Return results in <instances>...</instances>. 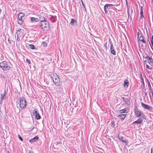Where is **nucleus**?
<instances>
[{
  "mask_svg": "<svg viewBox=\"0 0 153 153\" xmlns=\"http://www.w3.org/2000/svg\"><path fill=\"white\" fill-rule=\"evenodd\" d=\"M153 152V148H152L151 149V153H152Z\"/></svg>",
  "mask_w": 153,
  "mask_h": 153,
  "instance_id": "44",
  "label": "nucleus"
},
{
  "mask_svg": "<svg viewBox=\"0 0 153 153\" xmlns=\"http://www.w3.org/2000/svg\"><path fill=\"white\" fill-rule=\"evenodd\" d=\"M147 84H148L149 88L150 90L152 89V87H151V84H150V82L149 81L148 79H147Z\"/></svg>",
  "mask_w": 153,
  "mask_h": 153,
  "instance_id": "26",
  "label": "nucleus"
},
{
  "mask_svg": "<svg viewBox=\"0 0 153 153\" xmlns=\"http://www.w3.org/2000/svg\"><path fill=\"white\" fill-rule=\"evenodd\" d=\"M126 116V115L125 114H119L118 116V117L121 120H123L125 118Z\"/></svg>",
  "mask_w": 153,
  "mask_h": 153,
  "instance_id": "19",
  "label": "nucleus"
},
{
  "mask_svg": "<svg viewBox=\"0 0 153 153\" xmlns=\"http://www.w3.org/2000/svg\"><path fill=\"white\" fill-rule=\"evenodd\" d=\"M38 140V137L37 136H36L32 139L29 140V142L31 143H33L36 142Z\"/></svg>",
  "mask_w": 153,
  "mask_h": 153,
  "instance_id": "11",
  "label": "nucleus"
},
{
  "mask_svg": "<svg viewBox=\"0 0 153 153\" xmlns=\"http://www.w3.org/2000/svg\"><path fill=\"white\" fill-rule=\"evenodd\" d=\"M143 122V120L141 118H140L137 120L134 121L133 123H137L138 124H141Z\"/></svg>",
  "mask_w": 153,
  "mask_h": 153,
  "instance_id": "15",
  "label": "nucleus"
},
{
  "mask_svg": "<svg viewBox=\"0 0 153 153\" xmlns=\"http://www.w3.org/2000/svg\"><path fill=\"white\" fill-rule=\"evenodd\" d=\"M145 59H146L147 61H148V63H149V64L150 65H151V64L152 63V58L151 57H149V56H146V57H144Z\"/></svg>",
  "mask_w": 153,
  "mask_h": 153,
  "instance_id": "10",
  "label": "nucleus"
},
{
  "mask_svg": "<svg viewBox=\"0 0 153 153\" xmlns=\"http://www.w3.org/2000/svg\"><path fill=\"white\" fill-rule=\"evenodd\" d=\"M54 76L52 77L53 81L55 85L58 86L60 85V80L58 76L55 74V75L53 74Z\"/></svg>",
  "mask_w": 153,
  "mask_h": 153,
  "instance_id": "4",
  "label": "nucleus"
},
{
  "mask_svg": "<svg viewBox=\"0 0 153 153\" xmlns=\"http://www.w3.org/2000/svg\"><path fill=\"white\" fill-rule=\"evenodd\" d=\"M29 153H33V151H29Z\"/></svg>",
  "mask_w": 153,
  "mask_h": 153,
  "instance_id": "41",
  "label": "nucleus"
},
{
  "mask_svg": "<svg viewBox=\"0 0 153 153\" xmlns=\"http://www.w3.org/2000/svg\"><path fill=\"white\" fill-rule=\"evenodd\" d=\"M0 67L3 70L7 71L10 70V65L6 61H3L0 63Z\"/></svg>",
  "mask_w": 153,
  "mask_h": 153,
  "instance_id": "1",
  "label": "nucleus"
},
{
  "mask_svg": "<svg viewBox=\"0 0 153 153\" xmlns=\"http://www.w3.org/2000/svg\"><path fill=\"white\" fill-rule=\"evenodd\" d=\"M81 2H82V5L84 6V7L85 8V5H84V4L83 1L82 0H81Z\"/></svg>",
  "mask_w": 153,
  "mask_h": 153,
  "instance_id": "39",
  "label": "nucleus"
},
{
  "mask_svg": "<svg viewBox=\"0 0 153 153\" xmlns=\"http://www.w3.org/2000/svg\"><path fill=\"white\" fill-rule=\"evenodd\" d=\"M59 143H60V144H62V142H57V144H59Z\"/></svg>",
  "mask_w": 153,
  "mask_h": 153,
  "instance_id": "43",
  "label": "nucleus"
},
{
  "mask_svg": "<svg viewBox=\"0 0 153 153\" xmlns=\"http://www.w3.org/2000/svg\"><path fill=\"white\" fill-rule=\"evenodd\" d=\"M25 16V14L23 13H20L17 19H22V18Z\"/></svg>",
  "mask_w": 153,
  "mask_h": 153,
  "instance_id": "20",
  "label": "nucleus"
},
{
  "mask_svg": "<svg viewBox=\"0 0 153 153\" xmlns=\"http://www.w3.org/2000/svg\"><path fill=\"white\" fill-rule=\"evenodd\" d=\"M129 82L127 79L125 80L124 82L123 86L124 87L128 88V86Z\"/></svg>",
  "mask_w": 153,
  "mask_h": 153,
  "instance_id": "18",
  "label": "nucleus"
},
{
  "mask_svg": "<svg viewBox=\"0 0 153 153\" xmlns=\"http://www.w3.org/2000/svg\"><path fill=\"white\" fill-rule=\"evenodd\" d=\"M20 101V107L22 109H25L27 106V102L25 98L24 97H22L19 100Z\"/></svg>",
  "mask_w": 153,
  "mask_h": 153,
  "instance_id": "2",
  "label": "nucleus"
},
{
  "mask_svg": "<svg viewBox=\"0 0 153 153\" xmlns=\"http://www.w3.org/2000/svg\"><path fill=\"white\" fill-rule=\"evenodd\" d=\"M123 101L125 102V103L127 105H129L130 104V102L129 99L128 98H125L124 97H122Z\"/></svg>",
  "mask_w": 153,
  "mask_h": 153,
  "instance_id": "14",
  "label": "nucleus"
},
{
  "mask_svg": "<svg viewBox=\"0 0 153 153\" xmlns=\"http://www.w3.org/2000/svg\"><path fill=\"white\" fill-rule=\"evenodd\" d=\"M49 19L52 22H55L56 21L55 16H54L52 15H49Z\"/></svg>",
  "mask_w": 153,
  "mask_h": 153,
  "instance_id": "16",
  "label": "nucleus"
},
{
  "mask_svg": "<svg viewBox=\"0 0 153 153\" xmlns=\"http://www.w3.org/2000/svg\"><path fill=\"white\" fill-rule=\"evenodd\" d=\"M40 20L41 23L44 22L45 21H46L45 19V18L44 16H41L39 17V20Z\"/></svg>",
  "mask_w": 153,
  "mask_h": 153,
  "instance_id": "23",
  "label": "nucleus"
},
{
  "mask_svg": "<svg viewBox=\"0 0 153 153\" xmlns=\"http://www.w3.org/2000/svg\"><path fill=\"white\" fill-rule=\"evenodd\" d=\"M18 136L19 139L21 141H22L23 140L22 137L19 134H18Z\"/></svg>",
  "mask_w": 153,
  "mask_h": 153,
  "instance_id": "32",
  "label": "nucleus"
},
{
  "mask_svg": "<svg viewBox=\"0 0 153 153\" xmlns=\"http://www.w3.org/2000/svg\"><path fill=\"white\" fill-rule=\"evenodd\" d=\"M137 38H138V39L139 38V32H138L137 33Z\"/></svg>",
  "mask_w": 153,
  "mask_h": 153,
  "instance_id": "40",
  "label": "nucleus"
},
{
  "mask_svg": "<svg viewBox=\"0 0 153 153\" xmlns=\"http://www.w3.org/2000/svg\"><path fill=\"white\" fill-rule=\"evenodd\" d=\"M5 91H4V93L3 94H1V100L2 101L3 100H4L6 98V96H5Z\"/></svg>",
  "mask_w": 153,
  "mask_h": 153,
  "instance_id": "25",
  "label": "nucleus"
},
{
  "mask_svg": "<svg viewBox=\"0 0 153 153\" xmlns=\"http://www.w3.org/2000/svg\"><path fill=\"white\" fill-rule=\"evenodd\" d=\"M29 48L32 49H35V47L33 45L30 44L29 45Z\"/></svg>",
  "mask_w": 153,
  "mask_h": 153,
  "instance_id": "29",
  "label": "nucleus"
},
{
  "mask_svg": "<svg viewBox=\"0 0 153 153\" xmlns=\"http://www.w3.org/2000/svg\"><path fill=\"white\" fill-rule=\"evenodd\" d=\"M151 42H153V35L152 36Z\"/></svg>",
  "mask_w": 153,
  "mask_h": 153,
  "instance_id": "42",
  "label": "nucleus"
},
{
  "mask_svg": "<svg viewBox=\"0 0 153 153\" xmlns=\"http://www.w3.org/2000/svg\"><path fill=\"white\" fill-rule=\"evenodd\" d=\"M151 3H153V0H152Z\"/></svg>",
  "mask_w": 153,
  "mask_h": 153,
  "instance_id": "46",
  "label": "nucleus"
},
{
  "mask_svg": "<svg viewBox=\"0 0 153 153\" xmlns=\"http://www.w3.org/2000/svg\"><path fill=\"white\" fill-rule=\"evenodd\" d=\"M30 20L33 23H35L38 22L39 21V19L38 18H36L34 17H31Z\"/></svg>",
  "mask_w": 153,
  "mask_h": 153,
  "instance_id": "17",
  "label": "nucleus"
},
{
  "mask_svg": "<svg viewBox=\"0 0 153 153\" xmlns=\"http://www.w3.org/2000/svg\"><path fill=\"white\" fill-rule=\"evenodd\" d=\"M8 41L10 44H11V41L9 38L8 39Z\"/></svg>",
  "mask_w": 153,
  "mask_h": 153,
  "instance_id": "37",
  "label": "nucleus"
},
{
  "mask_svg": "<svg viewBox=\"0 0 153 153\" xmlns=\"http://www.w3.org/2000/svg\"><path fill=\"white\" fill-rule=\"evenodd\" d=\"M49 25L48 22L47 20L40 23V26L44 30H48L49 28Z\"/></svg>",
  "mask_w": 153,
  "mask_h": 153,
  "instance_id": "3",
  "label": "nucleus"
},
{
  "mask_svg": "<svg viewBox=\"0 0 153 153\" xmlns=\"http://www.w3.org/2000/svg\"><path fill=\"white\" fill-rule=\"evenodd\" d=\"M108 4H105L104 6V10L105 14H107L108 13V10H107L108 9Z\"/></svg>",
  "mask_w": 153,
  "mask_h": 153,
  "instance_id": "24",
  "label": "nucleus"
},
{
  "mask_svg": "<svg viewBox=\"0 0 153 153\" xmlns=\"http://www.w3.org/2000/svg\"><path fill=\"white\" fill-rule=\"evenodd\" d=\"M140 19H141L142 20H143V18L144 17V16L143 15V8L142 6H141L140 7Z\"/></svg>",
  "mask_w": 153,
  "mask_h": 153,
  "instance_id": "12",
  "label": "nucleus"
},
{
  "mask_svg": "<svg viewBox=\"0 0 153 153\" xmlns=\"http://www.w3.org/2000/svg\"><path fill=\"white\" fill-rule=\"evenodd\" d=\"M134 113L136 116L138 117H141L144 119H146V117L143 113L137 109H135Z\"/></svg>",
  "mask_w": 153,
  "mask_h": 153,
  "instance_id": "5",
  "label": "nucleus"
},
{
  "mask_svg": "<svg viewBox=\"0 0 153 153\" xmlns=\"http://www.w3.org/2000/svg\"><path fill=\"white\" fill-rule=\"evenodd\" d=\"M141 82L142 83V84H143V85H144V82L143 78H142V79H141Z\"/></svg>",
  "mask_w": 153,
  "mask_h": 153,
  "instance_id": "35",
  "label": "nucleus"
},
{
  "mask_svg": "<svg viewBox=\"0 0 153 153\" xmlns=\"http://www.w3.org/2000/svg\"><path fill=\"white\" fill-rule=\"evenodd\" d=\"M138 39L139 41H142L144 43H146V41L144 40L143 37L142 36H140Z\"/></svg>",
  "mask_w": 153,
  "mask_h": 153,
  "instance_id": "21",
  "label": "nucleus"
},
{
  "mask_svg": "<svg viewBox=\"0 0 153 153\" xmlns=\"http://www.w3.org/2000/svg\"><path fill=\"white\" fill-rule=\"evenodd\" d=\"M140 78H141V79H142V78H143L142 76V74L141 72L140 73Z\"/></svg>",
  "mask_w": 153,
  "mask_h": 153,
  "instance_id": "38",
  "label": "nucleus"
},
{
  "mask_svg": "<svg viewBox=\"0 0 153 153\" xmlns=\"http://www.w3.org/2000/svg\"><path fill=\"white\" fill-rule=\"evenodd\" d=\"M22 29H19L17 32V34L16 40L19 42L20 41V38H22L24 37L23 35H21Z\"/></svg>",
  "mask_w": 153,
  "mask_h": 153,
  "instance_id": "6",
  "label": "nucleus"
},
{
  "mask_svg": "<svg viewBox=\"0 0 153 153\" xmlns=\"http://www.w3.org/2000/svg\"><path fill=\"white\" fill-rule=\"evenodd\" d=\"M110 43V51L111 53L113 55H115L116 54V51L114 50V48L112 43L111 41L109 40Z\"/></svg>",
  "mask_w": 153,
  "mask_h": 153,
  "instance_id": "7",
  "label": "nucleus"
},
{
  "mask_svg": "<svg viewBox=\"0 0 153 153\" xmlns=\"http://www.w3.org/2000/svg\"><path fill=\"white\" fill-rule=\"evenodd\" d=\"M141 105L144 108L148 110L151 111L152 110L153 108L151 106H150L148 105H147L142 102H141Z\"/></svg>",
  "mask_w": 153,
  "mask_h": 153,
  "instance_id": "8",
  "label": "nucleus"
},
{
  "mask_svg": "<svg viewBox=\"0 0 153 153\" xmlns=\"http://www.w3.org/2000/svg\"><path fill=\"white\" fill-rule=\"evenodd\" d=\"M104 46L105 48V50H107V42L105 43L104 45Z\"/></svg>",
  "mask_w": 153,
  "mask_h": 153,
  "instance_id": "31",
  "label": "nucleus"
},
{
  "mask_svg": "<svg viewBox=\"0 0 153 153\" xmlns=\"http://www.w3.org/2000/svg\"><path fill=\"white\" fill-rule=\"evenodd\" d=\"M127 110V108H125L123 109L120 110V111L121 113H127L128 112Z\"/></svg>",
  "mask_w": 153,
  "mask_h": 153,
  "instance_id": "22",
  "label": "nucleus"
},
{
  "mask_svg": "<svg viewBox=\"0 0 153 153\" xmlns=\"http://www.w3.org/2000/svg\"><path fill=\"white\" fill-rule=\"evenodd\" d=\"M122 142L124 143H125V144L127 145L128 144V141L126 139L125 140H123V141Z\"/></svg>",
  "mask_w": 153,
  "mask_h": 153,
  "instance_id": "30",
  "label": "nucleus"
},
{
  "mask_svg": "<svg viewBox=\"0 0 153 153\" xmlns=\"http://www.w3.org/2000/svg\"><path fill=\"white\" fill-rule=\"evenodd\" d=\"M146 68L149 69H151L152 68L150 67V66L148 65H146Z\"/></svg>",
  "mask_w": 153,
  "mask_h": 153,
  "instance_id": "34",
  "label": "nucleus"
},
{
  "mask_svg": "<svg viewBox=\"0 0 153 153\" xmlns=\"http://www.w3.org/2000/svg\"><path fill=\"white\" fill-rule=\"evenodd\" d=\"M33 115H34L36 118L37 119H40L41 118V116L39 114V113L35 110H33Z\"/></svg>",
  "mask_w": 153,
  "mask_h": 153,
  "instance_id": "9",
  "label": "nucleus"
},
{
  "mask_svg": "<svg viewBox=\"0 0 153 153\" xmlns=\"http://www.w3.org/2000/svg\"><path fill=\"white\" fill-rule=\"evenodd\" d=\"M118 138L122 142H123V141L124 140L123 137L121 136H120L119 135L118 136Z\"/></svg>",
  "mask_w": 153,
  "mask_h": 153,
  "instance_id": "28",
  "label": "nucleus"
},
{
  "mask_svg": "<svg viewBox=\"0 0 153 153\" xmlns=\"http://www.w3.org/2000/svg\"><path fill=\"white\" fill-rule=\"evenodd\" d=\"M18 24L20 25L22 24L23 23V21L21 19H18Z\"/></svg>",
  "mask_w": 153,
  "mask_h": 153,
  "instance_id": "27",
  "label": "nucleus"
},
{
  "mask_svg": "<svg viewBox=\"0 0 153 153\" xmlns=\"http://www.w3.org/2000/svg\"><path fill=\"white\" fill-rule=\"evenodd\" d=\"M152 42V45L153 46V42Z\"/></svg>",
  "mask_w": 153,
  "mask_h": 153,
  "instance_id": "47",
  "label": "nucleus"
},
{
  "mask_svg": "<svg viewBox=\"0 0 153 153\" xmlns=\"http://www.w3.org/2000/svg\"><path fill=\"white\" fill-rule=\"evenodd\" d=\"M147 62V61L146 60L144 61V63H146Z\"/></svg>",
  "mask_w": 153,
  "mask_h": 153,
  "instance_id": "45",
  "label": "nucleus"
},
{
  "mask_svg": "<svg viewBox=\"0 0 153 153\" xmlns=\"http://www.w3.org/2000/svg\"><path fill=\"white\" fill-rule=\"evenodd\" d=\"M26 60V61L28 63V64H30L31 62H30V60L28 59H27Z\"/></svg>",
  "mask_w": 153,
  "mask_h": 153,
  "instance_id": "33",
  "label": "nucleus"
},
{
  "mask_svg": "<svg viewBox=\"0 0 153 153\" xmlns=\"http://www.w3.org/2000/svg\"><path fill=\"white\" fill-rule=\"evenodd\" d=\"M70 24L74 26H76L77 25V20L76 19H72L70 22Z\"/></svg>",
  "mask_w": 153,
  "mask_h": 153,
  "instance_id": "13",
  "label": "nucleus"
},
{
  "mask_svg": "<svg viewBox=\"0 0 153 153\" xmlns=\"http://www.w3.org/2000/svg\"><path fill=\"white\" fill-rule=\"evenodd\" d=\"M108 6L109 7H111L112 6H114V5L111 4H108Z\"/></svg>",
  "mask_w": 153,
  "mask_h": 153,
  "instance_id": "36",
  "label": "nucleus"
}]
</instances>
